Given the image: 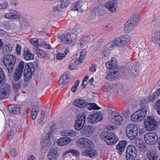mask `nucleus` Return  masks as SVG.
<instances>
[{"instance_id": "nucleus-1", "label": "nucleus", "mask_w": 160, "mask_h": 160, "mask_svg": "<svg viewBox=\"0 0 160 160\" xmlns=\"http://www.w3.org/2000/svg\"><path fill=\"white\" fill-rule=\"evenodd\" d=\"M23 69L24 80L25 81H28L32 78V75L35 72V68L32 63L27 64L23 61H21L15 70L22 73Z\"/></svg>"}, {"instance_id": "nucleus-2", "label": "nucleus", "mask_w": 160, "mask_h": 160, "mask_svg": "<svg viewBox=\"0 0 160 160\" xmlns=\"http://www.w3.org/2000/svg\"><path fill=\"white\" fill-rule=\"evenodd\" d=\"M148 100L142 99L140 104L141 106L139 109L133 113L131 116L132 121L134 122L140 121L143 119L147 114V111L148 109Z\"/></svg>"}, {"instance_id": "nucleus-3", "label": "nucleus", "mask_w": 160, "mask_h": 160, "mask_svg": "<svg viewBox=\"0 0 160 160\" xmlns=\"http://www.w3.org/2000/svg\"><path fill=\"white\" fill-rule=\"evenodd\" d=\"M16 61L15 57L12 55H6L3 58L2 62L8 72L12 73L13 72Z\"/></svg>"}, {"instance_id": "nucleus-4", "label": "nucleus", "mask_w": 160, "mask_h": 160, "mask_svg": "<svg viewBox=\"0 0 160 160\" xmlns=\"http://www.w3.org/2000/svg\"><path fill=\"white\" fill-rule=\"evenodd\" d=\"M140 21V16L139 15H132L126 23L124 30L128 32L131 31L137 26Z\"/></svg>"}, {"instance_id": "nucleus-5", "label": "nucleus", "mask_w": 160, "mask_h": 160, "mask_svg": "<svg viewBox=\"0 0 160 160\" xmlns=\"http://www.w3.org/2000/svg\"><path fill=\"white\" fill-rule=\"evenodd\" d=\"M100 137L109 145L116 143L118 140V137L112 132H103L101 133Z\"/></svg>"}, {"instance_id": "nucleus-6", "label": "nucleus", "mask_w": 160, "mask_h": 160, "mask_svg": "<svg viewBox=\"0 0 160 160\" xmlns=\"http://www.w3.org/2000/svg\"><path fill=\"white\" fill-rule=\"evenodd\" d=\"M127 136L131 140L135 139L138 133V127L135 124H129L126 130Z\"/></svg>"}, {"instance_id": "nucleus-7", "label": "nucleus", "mask_w": 160, "mask_h": 160, "mask_svg": "<svg viewBox=\"0 0 160 160\" xmlns=\"http://www.w3.org/2000/svg\"><path fill=\"white\" fill-rule=\"evenodd\" d=\"M108 118L112 123L116 125H120L123 121V118L120 114L114 112L110 113Z\"/></svg>"}, {"instance_id": "nucleus-8", "label": "nucleus", "mask_w": 160, "mask_h": 160, "mask_svg": "<svg viewBox=\"0 0 160 160\" xmlns=\"http://www.w3.org/2000/svg\"><path fill=\"white\" fill-rule=\"evenodd\" d=\"M76 143L79 147L84 148L85 149L92 148L93 145V143L91 140L84 138L78 139L76 141Z\"/></svg>"}, {"instance_id": "nucleus-9", "label": "nucleus", "mask_w": 160, "mask_h": 160, "mask_svg": "<svg viewBox=\"0 0 160 160\" xmlns=\"http://www.w3.org/2000/svg\"><path fill=\"white\" fill-rule=\"evenodd\" d=\"M144 127L148 131L154 130L158 128V122L153 117H148V120L144 122Z\"/></svg>"}, {"instance_id": "nucleus-10", "label": "nucleus", "mask_w": 160, "mask_h": 160, "mask_svg": "<svg viewBox=\"0 0 160 160\" xmlns=\"http://www.w3.org/2000/svg\"><path fill=\"white\" fill-rule=\"evenodd\" d=\"M86 119V115L84 113L79 114L77 117L75 128L77 130H80L84 126Z\"/></svg>"}, {"instance_id": "nucleus-11", "label": "nucleus", "mask_w": 160, "mask_h": 160, "mask_svg": "<svg viewBox=\"0 0 160 160\" xmlns=\"http://www.w3.org/2000/svg\"><path fill=\"white\" fill-rule=\"evenodd\" d=\"M137 150L135 147L132 145L128 147L126 151L127 160H134L136 157Z\"/></svg>"}, {"instance_id": "nucleus-12", "label": "nucleus", "mask_w": 160, "mask_h": 160, "mask_svg": "<svg viewBox=\"0 0 160 160\" xmlns=\"http://www.w3.org/2000/svg\"><path fill=\"white\" fill-rule=\"evenodd\" d=\"M144 138L146 142L150 145H152L156 143L158 141L157 134L153 132H149L145 134Z\"/></svg>"}, {"instance_id": "nucleus-13", "label": "nucleus", "mask_w": 160, "mask_h": 160, "mask_svg": "<svg viewBox=\"0 0 160 160\" xmlns=\"http://www.w3.org/2000/svg\"><path fill=\"white\" fill-rule=\"evenodd\" d=\"M131 37L129 35H124L118 37L115 40L118 44V47H122L124 46L131 40Z\"/></svg>"}, {"instance_id": "nucleus-14", "label": "nucleus", "mask_w": 160, "mask_h": 160, "mask_svg": "<svg viewBox=\"0 0 160 160\" xmlns=\"http://www.w3.org/2000/svg\"><path fill=\"white\" fill-rule=\"evenodd\" d=\"M77 36L75 34L67 33L62 37L61 40L64 43L70 44L74 42Z\"/></svg>"}, {"instance_id": "nucleus-15", "label": "nucleus", "mask_w": 160, "mask_h": 160, "mask_svg": "<svg viewBox=\"0 0 160 160\" xmlns=\"http://www.w3.org/2000/svg\"><path fill=\"white\" fill-rule=\"evenodd\" d=\"M122 74V72L121 71L120 69H116L114 71L107 72L106 78L109 80H112L117 77H120Z\"/></svg>"}, {"instance_id": "nucleus-16", "label": "nucleus", "mask_w": 160, "mask_h": 160, "mask_svg": "<svg viewBox=\"0 0 160 160\" xmlns=\"http://www.w3.org/2000/svg\"><path fill=\"white\" fill-rule=\"evenodd\" d=\"M51 132H48L45 137L42 138L41 141V146L43 149L48 148L51 146L52 141L50 137Z\"/></svg>"}, {"instance_id": "nucleus-17", "label": "nucleus", "mask_w": 160, "mask_h": 160, "mask_svg": "<svg viewBox=\"0 0 160 160\" xmlns=\"http://www.w3.org/2000/svg\"><path fill=\"white\" fill-rule=\"evenodd\" d=\"M102 116L100 112L90 115L88 118V122L91 123H96L102 120Z\"/></svg>"}, {"instance_id": "nucleus-18", "label": "nucleus", "mask_w": 160, "mask_h": 160, "mask_svg": "<svg viewBox=\"0 0 160 160\" xmlns=\"http://www.w3.org/2000/svg\"><path fill=\"white\" fill-rule=\"evenodd\" d=\"M94 130V128L93 126L88 125L83 127L81 132L83 136L89 137L93 133Z\"/></svg>"}, {"instance_id": "nucleus-19", "label": "nucleus", "mask_w": 160, "mask_h": 160, "mask_svg": "<svg viewBox=\"0 0 160 160\" xmlns=\"http://www.w3.org/2000/svg\"><path fill=\"white\" fill-rule=\"evenodd\" d=\"M117 2L116 0L108 2L105 4V7L110 11L115 12L116 11Z\"/></svg>"}, {"instance_id": "nucleus-20", "label": "nucleus", "mask_w": 160, "mask_h": 160, "mask_svg": "<svg viewBox=\"0 0 160 160\" xmlns=\"http://www.w3.org/2000/svg\"><path fill=\"white\" fill-rule=\"evenodd\" d=\"M73 104L76 107L81 108H82L87 105V102L82 99H77L74 100Z\"/></svg>"}, {"instance_id": "nucleus-21", "label": "nucleus", "mask_w": 160, "mask_h": 160, "mask_svg": "<svg viewBox=\"0 0 160 160\" xmlns=\"http://www.w3.org/2000/svg\"><path fill=\"white\" fill-rule=\"evenodd\" d=\"M84 4L82 0H79L76 3L73 4L72 6V10L81 12L82 11V8Z\"/></svg>"}, {"instance_id": "nucleus-22", "label": "nucleus", "mask_w": 160, "mask_h": 160, "mask_svg": "<svg viewBox=\"0 0 160 160\" xmlns=\"http://www.w3.org/2000/svg\"><path fill=\"white\" fill-rule=\"evenodd\" d=\"M96 151L90 148H87L85 149L82 152L83 156H88L91 158L94 157L96 155Z\"/></svg>"}, {"instance_id": "nucleus-23", "label": "nucleus", "mask_w": 160, "mask_h": 160, "mask_svg": "<svg viewBox=\"0 0 160 160\" xmlns=\"http://www.w3.org/2000/svg\"><path fill=\"white\" fill-rule=\"evenodd\" d=\"M107 68L109 69H113L117 67V62L114 58H112L110 61L107 62L106 64Z\"/></svg>"}, {"instance_id": "nucleus-24", "label": "nucleus", "mask_w": 160, "mask_h": 160, "mask_svg": "<svg viewBox=\"0 0 160 160\" xmlns=\"http://www.w3.org/2000/svg\"><path fill=\"white\" fill-rule=\"evenodd\" d=\"M71 141V138L68 137H64L58 139L57 141L59 146H63L67 145Z\"/></svg>"}, {"instance_id": "nucleus-25", "label": "nucleus", "mask_w": 160, "mask_h": 160, "mask_svg": "<svg viewBox=\"0 0 160 160\" xmlns=\"http://www.w3.org/2000/svg\"><path fill=\"white\" fill-rule=\"evenodd\" d=\"M58 157L57 149L52 148L49 151L48 158L51 160H56Z\"/></svg>"}, {"instance_id": "nucleus-26", "label": "nucleus", "mask_w": 160, "mask_h": 160, "mask_svg": "<svg viewBox=\"0 0 160 160\" xmlns=\"http://www.w3.org/2000/svg\"><path fill=\"white\" fill-rule=\"evenodd\" d=\"M34 55L32 54L31 51L27 49H25L23 51V56L24 59L27 61L32 60L34 58Z\"/></svg>"}, {"instance_id": "nucleus-27", "label": "nucleus", "mask_w": 160, "mask_h": 160, "mask_svg": "<svg viewBox=\"0 0 160 160\" xmlns=\"http://www.w3.org/2000/svg\"><path fill=\"white\" fill-rule=\"evenodd\" d=\"M131 73L132 77H134L137 76L139 72V67L138 65L136 64H134L132 66L131 68Z\"/></svg>"}, {"instance_id": "nucleus-28", "label": "nucleus", "mask_w": 160, "mask_h": 160, "mask_svg": "<svg viewBox=\"0 0 160 160\" xmlns=\"http://www.w3.org/2000/svg\"><path fill=\"white\" fill-rule=\"evenodd\" d=\"M19 13L13 10L9 13H7L5 15V17L8 19H12L14 18H18L19 17Z\"/></svg>"}, {"instance_id": "nucleus-29", "label": "nucleus", "mask_w": 160, "mask_h": 160, "mask_svg": "<svg viewBox=\"0 0 160 160\" xmlns=\"http://www.w3.org/2000/svg\"><path fill=\"white\" fill-rule=\"evenodd\" d=\"M147 156L149 160H156L158 158L156 152L152 150H149L148 152Z\"/></svg>"}, {"instance_id": "nucleus-30", "label": "nucleus", "mask_w": 160, "mask_h": 160, "mask_svg": "<svg viewBox=\"0 0 160 160\" xmlns=\"http://www.w3.org/2000/svg\"><path fill=\"white\" fill-rule=\"evenodd\" d=\"M8 110L11 113L18 114L20 112V108L18 105H11L8 108Z\"/></svg>"}, {"instance_id": "nucleus-31", "label": "nucleus", "mask_w": 160, "mask_h": 160, "mask_svg": "<svg viewBox=\"0 0 160 160\" xmlns=\"http://www.w3.org/2000/svg\"><path fill=\"white\" fill-rule=\"evenodd\" d=\"M70 78V77L69 74H63L61 76L59 80V84L61 85H63L65 84L68 82V80Z\"/></svg>"}, {"instance_id": "nucleus-32", "label": "nucleus", "mask_w": 160, "mask_h": 160, "mask_svg": "<svg viewBox=\"0 0 160 160\" xmlns=\"http://www.w3.org/2000/svg\"><path fill=\"white\" fill-rule=\"evenodd\" d=\"M152 41L158 43L160 47V32L158 31L154 32L152 35Z\"/></svg>"}, {"instance_id": "nucleus-33", "label": "nucleus", "mask_w": 160, "mask_h": 160, "mask_svg": "<svg viewBox=\"0 0 160 160\" xmlns=\"http://www.w3.org/2000/svg\"><path fill=\"white\" fill-rule=\"evenodd\" d=\"M39 111V106L37 105H33L32 108L31 116L32 119H35Z\"/></svg>"}, {"instance_id": "nucleus-34", "label": "nucleus", "mask_w": 160, "mask_h": 160, "mask_svg": "<svg viewBox=\"0 0 160 160\" xmlns=\"http://www.w3.org/2000/svg\"><path fill=\"white\" fill-rule=\"evenodd\" d=\"M126 145V141L122 140L117 145L116 148L119 152H122L125 149Z\"/></svg>"}, {"instance_id": "nucleus-35", "label": "nucleus", "mask_w": 160, "mask_h": 160, "mask_svg": "<svg viewBox=\"0 0 160 160\" xmlns=\"http://www.w3.org/2000/svg\"><path fill=\"white\" fill-rule=\"evenodd\" d=\"M92 37L91 35H88L87 36L83 37L81 40V45L84 46L87 44L90 41L91 38Z\"/></svg>"}, {"instance_id": "nucleus-36", "label": "nucleus", "mask_w": 160, "mask_h": 160, "mask_svg": "<svg viewBox=\"0 0 160 160\" xmlns=\"http://www.w3.org/2000/svg\"><path fill=\"white\" fill-rule=\"evenodd\" d=\"M12 50V47L10 45H5L3 48V53L4 54L10 53Z\"/></svg>"}, {"instance_id": "nucleus-37", "label": "nucleus", "mask_w": 160, "mask_h": 160, "mask_svg": "<svg viewBox=\"0 0 160 160\" xmlns=\"http://www.w3.org/2000/svg\"><path fill=\"white\" fill-rule=\"evenodd\" d=\"M114 46H118V44L115 39L110 42L105 47L110 51L112 49L113 47Z\"/></svg>"}, {"instance_id": "nucleus-38", "label": "nucleus", "mask_w": 160, "mask_h": 160, "mask_svg": "<svg viewBox=\"0 0 160 160\" xmlns=\"http://www.w3.org/2000/svg\"><path fill=\"white\" fill-rule=\"evenodd\" d=\"M35 53L38 57L41 58L45 57L46 56L45 52L43 51L38 48H37L35 50Z\"/></svg>"}, {"instance_id": "nucleus-39", "label": "nucleus", "mask_w": 160, "mask_h": 160, "mask_svg": "<svg viewBox=\"0 0 160 160\" xmlns=\"http://www.w3.org/2000/svg\"><path fill=\"white\" fill-rule=\"evenodd\" d=\"M87 105L86 106H88L87 108L90 110L93 109L99 110L100 109V108L95 103H88L87 102Z\"/></svg>"}, {"instance_id": "nucleus-40", "label": "nucleus", "mask_w": 160, "mask_h": 160, "mask_svg": "<svg viewBox=\"0 0 160 160\" xmlns=\"http://www.w3.org/2000/svg\"><path fill=\"white\" fill-rule=\"evenodd\" d=\"M1 89H2V90L5 91L8 94H9L11 91V87L7 83H4L3 85L2 88H0Z\"/></svg>"}, {"instance_id": "nucleus-41", "label": "nucleus", "mask_w": 160, "mask_h": 160, "mask_svg": "<svg viewBox=\"0 0 160 160\" xmlns=\"http://www.w3.org/2000/svg\"><path fill=\"white\" fill-rule=\"evenodd\" d=\"M31 43L35 47H41L42 41L38 42V40L36 38H32L30 39Z\"/></svg>"}, {"instance_id": "nucleus-42", "label": "nucleus", "mask_w": 160, "mask_h": 160, "mask_svg": "<svg viewBox=\"0 0 160 160\" xmlns=\"http://www.w3.org/2000/svg\"><path fill=\"white\" fill-rule=\"evenodd\" d=\"M69 51L68 49H65L64 53H59L57 54L56 56L57 59L61 60L68 53Z\"/></svg>"}, {"instance_id": "nucleus-43", "label": "nucleus", "mask_w": 160, "mask_h": 160, "mask_svg": "<svg viewBox=\"0 0 160 160\" xmlns=\"http://www.w3.org/2000/svg\"><path fill=\"white\" fill-rule=\"evenodd\" d=\"M136 145L140 150H142L145 147V143L142 139H139L137 140Z\"/></svg>"}, {"instance_id": "nucleus-44", "label": "nucleus", "mask_w": 160, "mask_h": 160, "mask_svg": "<svg viewBox=\"0 0 160 160\" xmlns=\"http://www.w3.org/2000/svg\"><path fill=\"white\" fill-rule=\"evenodd\" d=\"M22 73V72L15 70L13 76V79L16 81H18L20 78Z\"/></svg>"}, {"instance_id": "nucleus-45", "label": "nucleus", "mask_w": 160, "mask_h": 160, "mask_svg": "<svg viewBox=\"0 0 160 160\" xmlns=\"http://www.w3.org/2000/svg\"><path fill=\"white\" fill-rule=\"evenodd\" d=\"M5 76L3 70L0 68V85L3 83L5 81Z\"/></svg>"}, {"instance_id": "nucleus-46", "label": "nucleus", "mask_w": 160, "mask_h": 160, "mask_svg": "<svg viewBox=\"0 0 160 160\" xmlns=\"http://www.w3.org/2000/svg\"><path fill=\"white\" fill-rule=\"evenodd\" d=\"M154 108L160 115V99L156 101L154 105Z\"/></svg>"}, {"instance_id": "nucleus-47", "label": "nucleus", "mask_w": 160, "mask_h": 160, "mask_svg": "<svg viewBox=\"0 0 160 160\" xmlns=\"http://www.w3.org/2000/svg\"><path fill=\"white\" fill-rule=\"evenodd\" d=\"M71 0H63L60 6L61 8H64L66 7L69 4Z\"/></svg>"}, {"instance_id": "nucleus-48", "label": "nucleus", "mask_w": 160, "mask_h": 160, "mask_svg": "<svg viewBox=\"0 0 160 160\" xmlns=\"http://www.w3.org/2000/svg\"><path fill=\"white\" fill-rule=\"evenodd\" d=\"M102 11L98 8L94 9L92 10V14L95 15H102Z\"/></svg>"}, {"instance_id": "nucleus-49", "label": "nucleus", "mask_w": 160, "mask_h": 160, "mask_svg": "<svg viewBox=\"0 0 160 160\" xmlns=\"http://www.w3.org/2000/svg\"><path fill=\"white\" fill-rule=\"evenodd\" d=\"M41 46H43L44 48L48 49L51 48V47L50 44H47L46 42L43 41H42L41 42Z\"/></svg>"}, {"instance_id": "nucleus-50", "label": "nucleus", "mask_w": 160, "mask_h": 160, "mask_svg": "<svg viewBox=\"0 0 160 160\" xmlns=\"http://www.w3.org/2000/svg\"><path fill=\"white\" fill-rule=\"evenodd\" d=\"M66 154L70 153H72L76 156H78L79 154V152L77 150L72 149H70L65 152Z\"/></svg>"}, {"instance_id": "nucleus-51", "label": "nucleus", "mask_w": 160, "mask_h": 160, "mask_svg": "<svg viewBox=\"0 0 160 160\" xmlns=\"http://www.w3.org/2000/svg\"><path fill=\"white\" fill-rule=\"evenodd\" d=\"M103 53L105 57H108L110 54V51L105 47L103 50Z\"/></svg>"}, {"instance_id": "nucleus-52", "label": "nucleus", "mask_w": 160, "mask_h": 160, "mask_svg": "<svg viewBox=\"0 0 160 160\" xmlns=\"http://www.w3.org/2000/svg\"><path fill=\"white\" fill-rule=\"evenodd\" d=\"M87 53V50L85 49H83L82 50L80 53V56L81 59H83L84 57Z\"/></svg>"}, {"instance_id": "nucleus-53", "label": "nucleus", "mask_w": 160, "mask_h": 160, "mask_svg": "<svg viewBox=\"0 0 160 160\" xmlns=\"http://www.w3.org/2000/svg\"><path fill=\"white\" fill-rule=\"evenodd\" d=\"M8 3L7 2L4 1L0 4V9L6 8L8 6Z\"/></svg>"}, {"instance_id": "nucleus-54", "label": "nucleus", "mask_w": 160, "mask_h": 160, "mask_svg": "<svg viewBox=\"0 0 160 160\" xmlns=\"http://www.w3.org/2000/svg\"><path fill=\"white\" fill-rule=\"evenodd\" d=\"M80 26L79 24H76L73 28H72L74 31L76 32H79L80 31Z\"/></svg>"}, {"instance_id": "nucleus-55", "label": "nucleus", "mask_w": 160, "mask_h": 160, "mask_svg": "<svg viewBox=\"0 0 160 160\" xmlns=\"http://www.w3.org/2000/svg\"><path fill=\"white\" fill-rule=\"evenodd\" d=\"M104 29L106 31L111 32L112 30V27L109 24L107 25L104 27Z\"/></svg>"}, {"instance_id": "nucleus-56", "label": "nucleus", "mask_w": 160, "mask_h": 160, "mask_svg": "<svg viewBox=\"0 0 160 160\" xmlns=\"http://www.w3.org/2000/svg\"><path fill=\"white\" fill-rule=\"evenodd\" d=\"M2 90L0 88V99H3L6 96L8 95Z\"/></svg>"}, {"instance_id": "nucleus-57", "label": "nucleus", "mask_w": 160, "mask_h": 160, "mask_svg": "<svg viewBox=\"0 0 160 160\" xmlns=\"http://www.w3.org/2000/svg\"><path fill=\"white\" fill-rule=\"evenodd\" d=\"M20 86L19 82H15L13 84V88L14 90L16 91H17L18 90V88H19Z\"/></svg>"}, {"instance_id": "nucleus-58", "label": "nucleus", "mask_w": 160, "mask_h": 160, "mask_svg": "<svg viewBox=\"0 0 160 160\" xmlns=\"http://www.w3.org/2000/svg\"><path fill=\"white\" fill-rule=\"evenodd\" d=\"M96 70V64H92L89 68V71L92 72H95Z\"/></svg>"}, {"instance_id": "nucleus-59", "label": "nucleus", "mask_w": 160, "mask_h": 160, "mask_svg": "<svg viewBox=\"0 0 160 160\" xmlns=\"http://www.w3.org/2000/svg\"><path fill=\"white\" fill-rule=\"evenodd\" d=\"M68 133V136L72 137H75L77 134L75 131L72 130H69Z\"/></svg>"}, {"instance_id": "nucleus-60", "label": "nucleus", "mask_w": 160, "mask_h": 160, "mask_svg": "<svg viewBox=\"0 0 160 160\" xmlns=\"http://www.w3.org/2000/svg\"><path fill=\"white\" fill-rule=\"evenodd\" d=\"M10 153L11 156L13 157H15L17 154L16 150L14 148L12 149L10 151Z\"/></svg>"}, {"instance_id": "nucleus-61", "label": "nucleus", "mask_w": 160, "mask_h": 160, "mask_svg": "<svg viewBox=\"0 0 160 160\" xmlns=\"http://www.w3.org/2000/svg\"><path fill=\"white\" fill-rule=\"evenodd\" d=\"M155 97L156 96L155 95V94L154 93L150 97L149 99L148 98H146L144 99H147L148 100V101H147V103L148 104V102L149 101H150L151 102H153L155 101Z\"/></svg>"}, {"instance_id": "nucleus-62", "label": "nucleus", "mask_w": 160, "mask_h": 160, "mask_svg": "<svg viewBox=\"0 0 160 160\" xmlns=\"http://www.w3.org/2000/svg\"><path fill=\"white\" fill-rule=\"evenodd\" d=\"M9 126L11 128H13L15 127L16 125L12 120H10L9 122Z\"/></svg>"}, {"instance_id": "nucleus-63", "label": "nucleus", "mask_w": 160, "mask_h": 160, "mask_svg": "<svg viewBox=\"0 0 160 160\" xmlns=\"http://www.w3.org/2000/svg\"><path fill=\"white\" fill-rule=\"evenodd\" d=\"M21 47L18 44L16 45V51L17 54H20L21 50Z\"/></svg>"}, {"instance_id": "nucleus-64", "label": "nucleus", "mask_w": 160, "mask_h": 160, "mask_svg": "<svg viewBox=\"0 0 160 160\" xmlns=\"http://www.w3.org/2000/svg\"><path fill=\"white\" fill-rule=\"evenodd\" d=\"M69 130H64L61 132V134L63 136H68Z\"/></svg>"}]
</instances>
